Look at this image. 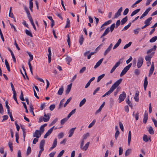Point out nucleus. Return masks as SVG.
Wrapping results in <instances>:
<instances>
[{
    "label": "nucleus",
    "instance_id": "f257e3e1",
    "mask_svg": "<svg viewBox=\"0 0 157 157\" xmlns=\"http://www.w3.org/2000/svg\"><path fill=\"white\" fill-rule=\"evenodd\" d=\"M122 79L120 78L117 81H116L110 88V90L102 96L105 97L106 95H110L114 90L119 85L122 81Z\"/></svg>",
    "mask_w": 157,
    "mask_h": 157
},
{
    "label": "nucleus",
    "instance_id": "f03ea898",
    "mask_svg": "<svg viewBox=\"0 0 157 157\" xmlns=\"http://www.w3.org/2000/svg\"><path fill=\"white\" fill-rule=\"evenodd\" d=\"M45 140H42L41 141L40 144V150L39 151V154L37 156V157H40L42 152L44 151V146L45 144Z\"/></svg>",
    "mask_w": 157,
    "mask_h": 157
},
{
    "label": "nucleus",
    "instance_id": "7ed1b4c3",
    "mask_svg": "<svg viewBox=\"0 0 157 157\" xmlns=\"http://www.w3.org/2000/svg\"><path fill=\"white\" fill-rule=\"evenodd\" d=\"M84 140H82L80 145V148L83 150L86 151L87 149L89 147V145L90 144V142H87L84 146H83L84 144Z\"/></svg>",
    "mask_w": 157,
    "mask_h": 157
},
{
    "label": "nucleus",
    "instance_id": "20e7f679",
    "mask_svg": "<svg viewBox=\"0 0 157 157\" xmlns=\"http://www.w3.org/2000/svg\"><path fill=\"white\" fill-rule=\"evenodd\" d=\"M144 59L142 57H139L137 60V67L140 68L142 65L143 63Z\"/></svg>",
    "mask_w": 157,
    "mask_h": 157
},
{
    "label": "nucleus",
    "instance_id": "39448f33",
    "mask_svg": "<svg viewBox=\"0 0 157 157\" xmlns=\"http://www.w3.org/2000/svg\"><path fill=\"white\" fill-rule=\"evenodd\" d=\"M126 96V93L124 92L123 91L122 94H121L119 98V100L120 101L119 103L123 101L125 98Z\"/></svg>",
    "mask_w": 157,
    "mask_h": 157
},
{
    "label": "nucleus",
    "instance_id": "423d86ee",
    "mask_svg": "<svg viewBox=\"0 0 157 157\" xmlns=\"http://www.w3.org/2000/svg\"><path fill=\"white\" fill-rule=\"evenodd\" d=\"M41 132L39 130H36L35 132L33 133V137L36 138H39L41 136Z\"/></svg>",
    "mask_w": 157,
    "mask_h": 157
},
{
    "label": "nucleus",
    "instance_id": "0eeeda50",
    "mask_svg": "<svg viewBox=\"0 0 157 157\" xmlns=\"http://www.w3.org/2000/svg\"><path fill=\"white\" fill-rule=\"evenodd\" d=\"M50 114L48 113L47 114H46L45 113H44V117H43V121L45 122L48 121L50 119Z\"/></svg>",
    "mask_w": 157,
    "mask_h": 157
},
{
    "label": "nucleus",
    "instance_id": "6e6552de",
    "mask_svg": "<svg viewBox=\"0 0 157 157\" xmlns=\"http://www.w3.org/2000/svg\"><path fill=\"white\" fill-rule=\"evenodd\" d=\"M154 69V64L153 62H152L151 63V67L149 70V74L148 75V77H150L153 73Z\"/></svg>",
    "mask_w": 157,
    "mask_h": 157
},
{
    "label": "nucleus",
    "instance_id": "1a4fd4ad",
    "mask_svg": "<svg viewBox=\"0 0 157 157\" xmlns=\"http://www.w3.org/2000/svg\"><path fill=\"white\" fill-rule=\"evenodd\" d=\"M54 127V126L48 131V132H46V133L44 136V138H46L47 137L52 133Z\"/></svg>",
    "mask_w": 157,
    "mask_h": 157
},
{
    "label": "nucleus",
    "instance_id": "9d476101",
    "mask_svg": "<svg viewBox=\"0 0 157 157\" xmlns=\"http://www.w3.org/2000/svg\"><path fill=\"white\" fill-rule=\"evenodd\" d=\"M122 7H121L118 10L117 13H115L114 18H117L119 16L121 15V13L122 11Z\"/></svg>",
    "mask_w": 157,
    "mask_h": 157
},
{
    "label": "nucleus",
    "instance_id": "9b49d317",
    "mask_svg": "<svg viewBox=\"0 0 157 157\" xmlns=\"http://www.w3.org/2000/svg\"><path fill=\"white\" fill-rule=\"evenodd\" d=\"M110 31L109 27H107L105 30L104 33H103L102 36L101 37V38H102L103 37H104L107 35Z\"/></svg>",
    "mask_w": 157,
    "mask_h": 157
},
{
    "label": "nucleus",
    "instance_id": "f8f14e48",
    "mask_svg": "<svg viewBox=\"0 0 157 157\" xmlns=\"http://www.w3.org/2000/svg\"><path fill=\"white\" fill-rule=\"evenodd\" d=\"M148 113L147 112H145L144 115L143 122L144 124H146L148 119Z\"/></svg>",
    "mask_w": 157,
    "mask_h": 157
},
{
    "label": "nucleus",
    "instance_id": "ddd939ff",
    "mask_svg": "<svg viewBox=\"0 0 157 157\" xmlns=\"http://www.w3.org/2000/svg\"><path fill=\"white\" fill-rule=\"evenodd\" d=\"M57 139L56 138H55L54 140L52 147L50 148V150L53 149L56 147L57 145Z\"/></svg>",
    "mask_w": 157,
    "mask_h": 157
},
{
    "label": "nucleus",
    "instance_id": "4468645a",
    "mask_svg": "<svg viewBox=\"0 0 157 157\" xmlns=\"http://www.w3.org/2000/svg\"><path fill=\"white\" fill-rule=\"evenodd\" d=\"M152 19V17H150L147 18L144 22V24L146 25L147 26H149L151 24V21Z\"/></svg>",
    "mask_w": 157,
    "mask_h": 157
},
{
    "label": "nucleus",
    "instance_id": "2eb2a0df",
    "mask_svg": "<svg viewBox=\"0 0 157 157\" xmlns=\"http://www.w3.org/2000/svg\"><path fill=\"white\" fill-rule=\"evenodd\" d=\"M48 52L49 53L48 55V61L49 63H50L51 61V56L52 54L50 47H49L48 48Z\"/></svg>",
    "mask_w": 157,
    "mask_h": 157
},
{
    "label": "nucleus",
    "instance_id": "dca6fc26",
    "mask_svg": "<svg viewBox=\"0 0 157 157\" xmlns=\"http://www.w3.org/2000/svg\"><path fill=\"white\" fill-rule=\"evenodd\" d=\"M113 46L112 44H111L108 47V48L105 51L104 53V55L105 56L110 51Z\"/></svg>",
    "mask_w": 157,
    "mask_h": 157
},
{
    "label": "nucleus",
    "instance_id": "f3484780",
    "mask_svg": "<svg viewBox=\"0 0 157 157\" xmlns=\"http://www.w3.org/2000/svg\"><path fill=\"white\" fill-rule=\"evenodd\" d=\"M148 84L147 78V77H146L145 78L144 83V87L145 90H146L147 86Z\"/></svg>",
    "mask_w": 157,
    "mask_h": 157
},
{
    "label": "nucleus",
    "instance_id": "a211bd4d",
    "mask_svg": "<svg viewBox=\"0 0 157 157\" xmlns=\"http://www.w3.org/2000/svg\"><path fill=\"white\" fill-rule=\"evenodd\" d=\"M72 84L71 83L69 85L67 86V89L66 90L65 93L67 95L69 94L70 91L71 90V86H72Z\"/></svg>",
    "mask_w": 157,
    "mask_h": 157
},
{
    "label": "nucleus",
    "instance_id": "6ab92c4d",
    "mask_svg": "<svg viewBox=\"0 0 157 157\" xmlns=\"http://www.w3.org/2000/svg\"><path fill=\"white\" fill-rule=\"evenodd\" d=\"M76 128H71L69 131V133H70L68 137H70L72 136L74 132V131L75 129Z\"/></svg>",
    "mask_w": 157,
    "mask_h": 157
},
{
    "label": "nucleus",
    "instance_id": "aec40b11",
    "mask_svg": "<svg viewBox=\"0 0 157 157\" xmlns=\"http://www.w3.org/2000/svg\"><path fill=\"white\" fill-rule=\"evenodd\" d=\"M131 139V131H129L128 132V145H129L130 143V141Z\"/></svg>",
    "mask_w": 157,
    "mask_h": 157
},
{
    "label": "nucleus",
    "instance_id": "412c9836",
    "mask_svg": "<svg viewBox=\"0 0 157 157\" xmlns=\"http://www.w3.org/2000/svg\"><path fill=\"white\" fill-rule=\"evenodd\" d=\"M157 48V46L156 45H155L153 46V47L152 48H151L150 49H149L147 52V54H148L149 53H150L152 52L153 50L155 51Z\"/></svg>",
    "mask_w": 157,
    "mask_h": 157
},
{
    "label": "nucleus",
    "instance_id": "4be33fe9",
    "mask_svg": "<svg viewBox=\"0 0 157 157\" xmlns=\"http://www.w3.org/2000/svg\"><path fill=\"white\" fill-rule=\"evenodd\" d=\"M139 95V92L137 91L136 93L135 94V96L134 97V99L135 101L136 102H138L139 101V99L138 96Z\"/></svg>",
    "mask_w": 157,
    "mask_h": 157
},
{
    "label": "nucleus",
    "instance_id": "5701e85b",
    "mask_svg": "<svg viewBox=\"0 0 157 157\" xmlns=\"http://www.w3.org/2000/svg\"><path fill=\"white\" fill-rule=\"evenodd\" d=\"M148 131L151 135H153L154 133V131L151 126H150L148 129Z\"/></svg>",
    "mask_w": 157,
    "mask_h": 157
},
{
    "label": "nucleus",
    "instance_id": "b1692460",
    "mask_svg": "<svg viewBox=\"0 0 157 157\" xmlns=\"http://www.w3.org/2000/svg\"><path fill=\"white\" fill-rule=\"evenodd\" d=\"M63 91V87L62 86L59 89L58 92V94L59 95H61Z\"/></svg>",
    "mask_w": 157,
    "mask_h": 157
},
{
    "label": "nucleus",
    "instance_id": "393cba45",
    "mask_svg": "<svg viewBox=\"0 0 157 157\" xmlns=\"http://www.w3.org/2000/svg\"><path fill=\"white\" fill-rule=\"evenodd\" d=\"M140 10V9H138L134 11L131 14V16H133L134 15L137 13Z\"/></svg>",
    "mask_w": 157,
    "mask_h": 157
},
{
    "label": "nucleus",
    "instance_id": "a878e982",
    "mask_svg": "<svg viewBox=\"0 0 157 157\" xmlns=\"http://www.w3.org/2000/svg\"><path fill=\"white\" fill-rule=\"evenodd\" d=\"M5 64L6 67V68L9 71H10V68L9 66V64L8 62L7 59L5 60Z\"/></svg>",
    "mask_w": 157,
    "mask_h": 157
},
{
    "label": "nucleus",
    "instance_id": "bb28decb",
    "mask_svg": "<svg viewBox=\"0 0 157 157\" xmlns=\"http://www.w3.org/2000/svg\"><path fill=\"white\" fill-rule=\"evenodd\" d=\"M151 7H149L148 8L147 10H145L144 12L142 14L144 17L146 16L147 14H148V13L149 11L151 10Z\"/></svg>",
    "mask_w": 157,
    "mask_h": 157
},
{
    "label": "nucleus",
    "instance_id": "cd10ccee",
    "mask_svg": "<svg viewBox=\"0 0 157 157\" xmlns=\"http://www.w3.org/2000/svg\"><path fill=\"white\" fill-rule=\"evenodd\" d=\"M68 118H69L67 117L65 118L62 119L60 121L61 124H63L67 121Z\"/></svg>",
    "mask_w": 157,
    "mask_h": 157
},
{
    "label": "nucleus",
    "instance_id": "c85d7f7f",
    "mask_svg": "<svg viewBox=\"0 0 157 157\" xmlns=\"http://www.w3.org/2000/svg\"><path fill=\"white\" fill-rule=\"evenodd\" d=\"M76 109L73 110L68 115L67 117L69 118L71 115L75 113L76 112Z\"/></svg>",
    "mask_w": 157,
    "mask_h": 157
},
{
    "label": "nucleus",
    "instance_id": "c756f323",
    "mask_svg": "<svg viewBox=\"0 0 157 157\" xmlns=\"http://www.w3.org/2000/svg\"><path fill=\"white\" fill-rule=\"evenodd\" d=\"M86 100L85 98H83L82 100L79 104V106L80 107L82 106L86 102Z\"/></svg>",
    "mask_w": 157,
    "mask_h": 157
},
{
    "label": "nucleus",
    "instance_id": "7c9ffc66",
    "mask_svg": "<svg viewBox=\"0 0 157 157\" xmlns=\"http://www.w3.org/2000/svg\"><path fill=\"white\" fill-rule=\"evenodd\" d=\"M111 22L112 20H111L105 22L104 24H103L102 25L101 28L103 26H105L108 25L111 23Z\"/></svg>",
    "mask_w": 157,
    "mask_h": 157
},
{
    "label": "nucleus",
    "instance_id": "2f4dec72",
    "mask_svg": "<svg viewBox=\"0 0 157 157\" xmlns=\"http://www.w3.org/2000/svg\"><path fill=\"white\" fill-rule=\"evenodd\" d=\"M128 20V18L126 16L124 18H123L121 21V25H123L125 23L126 21H127Z\"/></svg>",
    "mask_w": 157,
    "mask_h": 157
},
{
    "label": "nucleus",
    "instance_id": "473e14b6",
    "mask_svg": "<svg viewBox=\"0 0 157 157\" xmlns=\"http://www.w3.org/2000/svg\"><path fill=\"white\" fill-rule=\"evenodd\" d=\"M67 23L65 26V28H69L70 26V21L69 18H67Z\"/></svg>",
    "mask_w": 157,
    "mask_h": 157
},
{
    "label": "nucleus",
    "instance_id": "72a5a7b5",
    "mask_svg": "<svg viewBox=\"0 0 157 157\" xmlns=\"http://www.w3.org/2000/svg\"><path fill=\"white\" fill-rule=\"evenodd\" d=\"M143 140L145 142H147L148 141V139L147 137V136L144 134L143 138Z\"/></svg>",
    "mask_w": 157,
    "mask_h": 157
},
{
    "label": "nucleus",
    "instance_id": "f704fd0d",
    "mask_svg": "<svg viewBox=\"0 0 157 157\" xmlns=\"http://www.w3.org/2000/svg\"><path fill=\"white\" fill-rule=\"evenodd\" d=\"M157 40V36H155L151 38L149 41L151 43H153L155 42Z\"/></svg>",
    "mask_w": 157,
    "mask_h": 157
},
{
    "label": "nucleus",
    "instance_id": "c9c22d12",
    "mask_svg": "<svg viewBox=\"0 0 157 157\" xmlns=\"http://www.w3.org/2000/svg\"><path fill=\"white\" fill-rule=\"evenodd\" d=\"M68 62L67 64H69L70 63L72 59L70 57L67 56V57L65 59Z\"/></svg>",
    "mask_w": 157,
    "mask_h": 157
},
{
    "label": "nucleus",
    "instance_id": "e433bc0d",
    "mask_svg": "<svg viewBox=\"0 0 157 157\" xmlns=\"http://www.w3.org/2000/svg\"><path fill=\"white\" fill-rule=\"evenodd\" d=\"M151 57V56H147L145 57V59L147 62L150 61Z\"/></svg>",
    "mask_w": 157,
    "mask_h": 157
},
{
    "label": "nucleus",
    "instance_id": "4c0bfd02",
    "mask_svg": "<svg viewBox=\"0 0 157 157\" xmlns=\"http://www.w3.org/2000/svg\"><path fill=\"white\" fill-rule=\"evenodd\" d=\"M25 33L26 34L29 36H30L31 37H33V35L27 29H26L25 30Z\"/></svg>",
    "mask_w": 157,
    "mask_h": 157
},
{
    "label": "nucleus",
    "instance_id": "58836bf2",
    "mask_svg": "<svg viewBox=\"0 0 157 157\" xmlns=\"http://www.w3.org/2000/svg\"><path fill=\"white\" fill-rule=\"evenodd\" d=\"M20 98L22 101H24L25 100L24 98L22 90H21V95L20 96Z\"/></svg>",
    "mask_w": 157,
    "mask_h": 157
},
{
    "label": "nucleus",
    "instance_id": "ea45409f",
    "mask_svg": "<svg viewBox=\"0 0 157 157\" xmlns=\"http://www.w3.org/2000/svg\"><path fill=\"white\" fill-rule=\"evenodd\" d=\"M131 150L130 149H128L125 152V156H128L131 152Z\"/></svg>",
    "mask_w": 157,
    "mask_h": 157
},
{
    "label": "nucleus",
    "instance_id": "a19ab883",
    "mask_svg": "<svg viewBox=\"0 0 157 157\" xmlns=\"http://www.w3.org/2000/svg\"><path fill=\"white\" fill-rule=\"evenodd\" d=\"M8 145L10 150L11 151H13V144L12 142H11L10 141H9L8 143Z\"/></svg>",
    "mask_w": 157,
    "mask_h": 157
},
{
    "label": "nucleus",
    "instance_id": "79ce46f5",
    "mask_svg": "<svg viewBox=\"0 0 157 157\" xmlns=\"http://www.w3.org/2000/svg\"><path fill=\"white\" fill-rule=\"evenodd\" d=\"M126 103L128 104L130 107L132 108V105L131 101L129 100L128 97V99L126 100Z\"/></svg>",
    "mask_w": 157,
    "mask_h": 157
},
{
    "label": "nucleus",
    "instance_id": "37998d69",
    "mask_svg": "<svg viewBox=\"0 0 157 157\" xmlns=\"http://www.w3.org/2000/svg\"><path fill=\"white\" fill-rule=\"evenodd\" d=\"M132 44V42H130L129 43L126 44L124 47V49H126L127 48H128L129 47H130Z\"/></svg>",
    "mask_w": 157,
    "mask_h": 157
},
{
    "label": "nucleus",
    "instance_id": "c03bdc74",
    "mask_svg": "<svg viewBox=\"0 0 157 157\" xmlns=\"http://www.w3.org/2000/svg\"><path fill=\"white\" fill-rule=\"evenodd\" d=\"M115 26V24L114 23L113 24L111 25L110 28H109L111 32H112L113 31Z\"/></svg>",
    "mask_w": 157,
    "mask_h": 157
},
{
    "label": "nucleus",
    "instance_id": "a18cd8bd",
    "mask_svg": "<svg viewBox=\"0 0 157 157\" xmlns=\"http://www.w3.org/2000/svg\"><path fill=\"white\" fill-rule=\"evenodd\" d=\"M13 99H14L15 101H16L17 103V104H18V102L17 101V97H16V96H17L16 92L15 93H13Z\"/></svg>",
    "mask_w": 157,
    "mask_h": 157
},
{
    "label": "nucleus",
    "instance_id": "49530a36",
    "mask_svg": "<svg viewBox=\"0 0 157 157\" xmlns=\"http://www.w3.org/2000/svg\"><path fill=\"white\" fill-rule=\"evenodd\" d=\"M95 122L96 120L95 119L89 125L88 128H90L92 127L94 125Z\"/></svg>",
    "mask_w": 157,
    "mask_h": 157
},
{
    "label": "nucleus",
    "instance_id": "de8ad7c7",
    "mask_svg": "<svg viewBox=\"0 0 157 157\" xmlns=\"http://www.w3.org/2000/svg\"><path fill=\"white\" fill-rule=\"evenodd\" d=\"M84 40V38L83 36L82 35L81 36V37L80 38L79 40V42L80 44V45H81L82 43L83 42V41Z\"/></svg>",
    "mask_w": 157,
    "mask_h": 157
},
{
    "label": "nucleus",
    "instance_id": "09e8293b",
    "mask_svg": "<svg viewBox=\"0 0 157 157\" xmlns=\"http://www.w3.org/2000/svg\"><path fill=\"white\" fill-rule=\"evenodd\" d=\"M131 23H129L126 26H125L124 28L122 30H125L127 29L131 26Z\"/></svg>",
    "mask_w": 157,
    "mask_h": 157
},
{
    "label": "nucleus",
    "instance_id": "8fccbe9b",
    "mask_svg": "<svg viewBox=\"0 0 157 157\" xmlns=\"http://www.w3.org/2000/svg\"><path fill=\"white\" fill-rule=\"evenodd\" d=\"M140 30V28H137L136 29L134 30V32L135 34H137L139 33V31Z\"/></svg>",
    "mask_w": 157,
    "mask_h": 157
},
{
    "label": "nucleus",
    "instance_id": "3c124183",
    "mask_svg": "<svg viewBox=\"0 0 157 157\" xmlns=\"http://www.w3.org/2000/svg\"><path fill=\"white\" fill-rule=\"evenodd\" d=\"M31 148L30 146H29L27 150V153H26L27 155H28L29 154H30V153L31 152Z\"/></svg>",
    "mask_w": 157,
    "mask_h": 157
},
{
    "label": "nucleus",
    "instance_id": "603ef678",
    "mask_svg": "<svg viewBox=\"0 0 157 157\" xmlns=\"http://www.w3.org/2000/svg\"><path fill=\"white\" fill-rule=\"evenodd\" d=\"M15 137H16V142L17 143H18L19 141H18V139H19V135L18 133L17 132L15 134Z\"/></svg>",
    "mask_w": 157,
    "mask_h": 157
},
{
    "label": "nucleus",
    "instance_id": "864d4df0",
    "mask_svg": "<svg viewBox=\"0 0 157 157\" xmlns=\"http://www.w3.org/2000/svg\"><path fill=\"white\" fill-rule=\"evenodd\" d=\"M64 136V134L63 132L60 133L58 135V137L59 139L62 138Z\"/></svg>",
    "mask_w": 157,
    "mask_h": 157
},
{
    "label": "nucleus",
    "instance_id": "5fc2aeb1",
    "mask_svg": "<svg viewBox=\"0 0 157 157\" xmlns=\"http://www.w3.org/2000/svg\"><path fill=\"white\" fill-rule=\"evenodd\" d=\"M120 133V132L119 130H117L115 133V139L117 140V138L118 136Z\"/></svg>",
    "mask_w": 157,
    "mask_h": 157
},
{
    "label": "nucleus",
    "instance_id": "6e6d98bb",
    "mask_svg": "<svg viewBox=\"0 0 157 157\" xmlns=\"http://www.w3.org/2000/svg\"><path fill=\"white\" fill-rule=\"evenodd\" d=\"M28 65H29V69H30V71L31 72V73L32 75H33V69H32V67L31 66V64L30 63V62H28Z\"/></svg>",
    "mask_w": 157,
    "mask_h": 157
},
{
    "label": "nucleus",
    "instance_id": "4d7b16f0",
    "mask_svg": "<svg viewBox=\"0 0 157 157\" xmlns=\"http://www.w3.org/2000/svg\"><path fill=\"white\" fill-rule=\"evenodd\" d=\"M136 59H134L132 61V66L133 67L136 66Z\"/></svg>",
    "mask_w": 157,
    "mask_h": 157
},
{
    "label": "nucleus",
    "instance_id": "13d9d810",
    "mask_svg": "<svg viewBox=\"0 0 157 157\" xmlns=\"http://www.w3.org/2000/svg\"><path fill=\"white\" fill-rule=\"evenodd\" d=\"M134 73L136 75H138L140 74V71L137 69H136L135 70Z\"/></svg>",
    "mask_w": 157,
    "mask_h": 157
},
{
    "label": "nucleus",
    "instance_id": "bf43d9fd",
    "mask_svg": "<svg viewBox=\"0 0 157 157\" xmlns=\"http://www.w3.org/2000/svg\"><path fill=\"white\" fill-rule=\"evenodd\" d=\"M55 108V105L53 104L51 105L49 107V109L51 111H52Z\"/></svg>",
    "mask_w": 157,
    "mask_h": 157
},
{
    "label": "nucleus",
    "instance_id": "052dcab7",
    "mask_svg": "<svg viewBox=\"0 0 157 157\" xmlns=\"http://www.w3.org/2000/svg\"><path fill=\"white\" fill-rule=\"evenodd\" d=\"M119 125L120 126V128L121 129V130L122 131H124V127H123V124L121 122H119Z\"/></svg>",
    "mask_w": 157,
    "mask_h": 157
},
{
    "label": "nucleus",
    "instance_id": "680f3d73",
    "mask_svg": "<svg viewBox=\"0 0 157 157\" xmlns=\"http://www.w3.org/2000/svg\"><path fill=\"white\" fill-rule=\"evenodd\" d=\"M11 86L12 88V91H13V93H16V92L15 90V89L14 88V87L13 86V83L12 82H10V83Z\"/></svg>",
    "mask_w": 157,
    "mask_h": 157
},
{
    "label": "nucleus",
    "instance_id": "e2e57ef3",
    "mask_svg": "<svg viewBox=\"0 0 157 157\" xmlns=\"http://www.w3.org/2000/svg\"><path fill=\"white\" fill-rule=\"evenodd\" d=\"M89 136V134L88 133H86V134H85L83 136V139H86Z\"/></svg>",
    "mask_w": 157,
    "mask_h": 157
},
{
    "label": "nucleus",
    "instance_id": "0e129e2a",
    "mask_svg": "<svg viewBox=\"0 0 157 157\" xmlns=\"http://www.w3.org/2000/svg\"><path fill=\"white\" fill-rule=\"evenodd\" d=\"M121 24V21L120 20H117L116 22L115 27L116 28H117V27L120 25Z\"/></svg>",
    "mask_w": 157,
    "mask_h": 157
},
{
    "label": "nucleus",
    "instance_id": "69168bd1",
    "mask_svg": "<svg viewBox=\"0 0 157 157\" xmlns=\"http://www.w3.org/2000/svg\"><path fill=\"white\" fill-rule=\"evenodd\" d=\"M64 152V150H62L59 153V155H58L57 157H61L63 155Z\"/></svg>",
    "mask_w": 157,
    "mask_h": 157
},
{
    "label": "nucleus",
    "instance_id": "338daca9",
    "mask_svg": "<svg viewBox=\"0 0 157 157\" xmlns=\"http://www.w3.org/2000/svg\"><path fill=\"white\" fill-rule=\"evenodd\" d=\"M128 11H129V10L128 8L126 9L124 11V12H123V15H126L128 14Z\"/></svg>",
    "mask_w": 157,
    "mask_h": 157
},
{
    "label": "nucleus",
    "instance_id": "774afa93",
    "mask_svg": "<svg viewBox=\"0 0 157 157\" xmlns=\"http://www.w3.org/2000/svg\"><path fill=\"white\" fill-rule=\"evenodd\" d=\"M86 70V67H83L80 71L79 73H83Z\"/></svg>",
    "mask_w": 157,
    "mask_h": 157
}]
</instances>
